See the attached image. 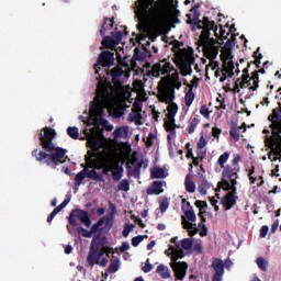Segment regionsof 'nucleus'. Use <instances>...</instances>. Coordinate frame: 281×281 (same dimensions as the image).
<instances>
[{"label":"nucleus","mask_w":281,"mask_h":281,"mask_svg":"<svg viewBox=\"0 0 281 281\" xmlns=\"http://www.w3.org/2000/svg\"><path fill=\"white\" fill-rule=\"evenodd\" d=\"M181 247H182V249H186L187 251H189V249H192V239L191 238L182 239Z\"/></svg>","instance_id":"obj_56"},{"label":"nucleus","mask_w":281,"mask_h":281,"mask_svg":"<svg viewBox=\"0 0 281 281\" xmlns=\"http://www.w3.org/2000/svg\"><path fill=\"white\" fill-rule=\"evenodd\" d=\"M122 177H124V167L114 162L112 179L113 181H121Z\"/></svg>","instance_id":"obj_23"},{"label":"nucleus","mask_w":281,"mask_h":281,"mask_svg":"<svg viewBox=\"0 0 281 281\" xmlns=\"http://www.w3.org/2000/svg\"><path fill=\"white\" fill-rule=\"evenodd\" d=\"M181 47H183V42L173 41L172 52L176 54V60L177 54H179V52H184L186 54H188V50L186 48L181 49Z\"/></svg>","instance_id":"obj_42"},{"label":"nucleus","mask_w":281,"mask_h":281,"mask_svg":"<svg viewBox=\"0 0 281 281\" xmlns=\"http://www.w3.org/2000/svg\"><path fill=\"white\" fill-rule=\"evenodd\" d=\"M235 85L236 87H238V89H245L246 87H251V82L249 79H247V77H241V78H238L236 81H235Z\"/></svg>","instance_id":"obj_38"},{"label":"nucleus","mask_w":281,"mask_h":281,"mask_svg":"<svg viewBox=\"0 0 281 281\" xmlns=\"http://www.w3.org/2000/svg\"><path fill=\"white\" fill-rule=\"evenodd\" d=\"M237 188L232 187L229 191L221 199V203L225 210V212L232 210L234 205H236V201H238V196H236Z\"/></svg>","instance_id":"obj_13"},{"label":"nucleus","mask_w":281,"mask_h":281,"mask_svg":"<svg viewBox=\"0 0 281 281\" xmlns=\"http://www.w3.org/2000/svg\"><path fill=\"white\" fill-rule=\"evenodd\" d=\"M113 217L111 216H103L101 217L97 223H94L90 229L91 234H98V232L100 231V227H102V225H104V223H106V225H109L110 221H112Z\"/></svg>","instance_id":"obj_20"},{"label":"nucleus","mask_w":281,"mask_h":281,"mask_svg":"<svg viewBox=\"0 0 281 281\" xmlns=\"http://www.w3.org/2000/svg\"><path fill=\"white\" fill-rule=\"evenodd\" d=\"M112 41L114 42V45H120L122 43V36H124V33L122 31H116L111 33Z\"/></svg>","instance_id":"obj_46"},{"label":"nucleus","mask_w":281,"mask_h":281,"mask_svg":"<svg viewBox=\"0 0 281 281\" xmlns=\"http://www.w3.org/2000/svg\"><path fill=\"white\" fill-rule=\"evenodd\" d=\"M211 267L215 271L212 281H222L225 276V262L220 258H214Z\"/></svg>","instance_id":"obj_14"},{"label":"nucleus","mask_w":281,"mask_h":281,"mask_svg":"<svg viewBox=\"0 0 281 281\" xmlns=\"http://www.w3.org/2000/svg\"><path fill=\"white\" fill-rule=\"evenodd\" d=\"M115 65V53L111 50H103L99 55L97 64L94 65V71L98 74V86H97V95L94 97V101L90 104V113L94 117H102V113H104L103 109H106L113 104V100H115V89L113 85L106 79V77L100 75V67H113Z\"/></svg>","instance_id":"obj_1"},{"label":"nucleus","mask_w":281,"mask_h":281,"mask_svg":"<svg viewBox=\"0 0 281 281\" xmlns=\"http://www.w3.org/2000/svg\"><path fill=\"white\" fill-rule=\"evenodd\" d=\"M67 135H69L71 139H78L80 137V132L78 131V127H68Z\"/></svg>","instance_id":"obj_49"},{"label":"nucleus","mask_w":281,"mask_h":281,"mask_svg":"<svg viewBox=\"0 0 281 281\" xmlns=\"http://www.w3.org/2000/svg\"><path fill=\"white\" fill-rule=\"evenodd\" d=\"M234 45H236V35L235 34H233L231 36V38L226 41V43L224 45L225 52H232V47H234Z\"/></svg>","instance_id":"obj_45"},{"label":"nucleus","mask_w":281,"mask_h":281,"mask_svg":"<svg viewBox=\"0 0 281 281\" xmlns=\"http://www.w3.org/2000/svg\"><path fill=\"white\" fill-rule=\"evenodd\" d=\"M128 135V127L121 126L113 132V136L117 138L126 137Z\"/></svg>","instance_id":"obj_39"},{"label":"nucleus","mask_w":281,"mask_h":281,"mask_svg":"<svg viewBox=\"0 0 281 281\" xmlns=\"http://www.w3.org/2000/svg\"><path fill=\"white\" fill-rule=\"evenodd\" d=\"M257 267H259V269L261 271H267V260H265V258H262V257H258L257 258Z\"/></svg>","instance_id":"obj_57"},{"label":"nucleus","mask_w":281,"mask_h":281,"mask_svg":"<svg viewBox=\"0 0 281 281\" xmlns=\"http://www.w3.org/2000/svg\"><path fill=\"white\" fill-rule=\"evenodd\" d=\"M114 23H115V20L113 18L112 19L104 18V22L100 30V36H105L106 30H113Z\"/></svg>","instance_id":"obj_25"},{"label":"nucleus","mask_w":281,"mask_h":281,"mask_svg":"<svg viewBox=\"0 0 281 281\" xmlns=\"http://www.w3.org/2000/svg\"><path fill=\"white\" fill-rule=\"evenodd\" d=\"M268 122H271L269 128H271L272 137H269L270 145L273 146L276 137H281V114L280 110H272V113L268 116Z\"/></svg>","instance_id":"obj_9"},{"label":"nucleus","mask_w":281,"mask_h":281,"mask_svg":"<svg viewBox=\"0 0 281 281\" xmlns=\"http://www.w3.org/2000/svg\"><path fill=\"white\" fill-rule=\"evenodd\" d=\"M195 206L199 207V210H200L198 216L201 218V222L199 223L198 227H201V229H203V225H205V222L207 221V218H205V215H204L205 210H207V202L196 200Z\"/></svg>","instance_id":"obj_17"},{"label":"nucleus","mask_w":281,"mask_h":281,"mask_svg":"<svg viewBox=\"0 0 281 281\" xmlns=\"http://www.w3.org/2000/svg\"><path fill=\"white\" fill-rule=\"evenodd\" d=\"M170 251H172V256H171V262L175 263L177 262V260H179V258H183V256H186L183 254V249H181V247H179V244H176V246H170Z\"/></svg>","instance_id":"obj_21"},{"label":"nucleus","mask_w":281,"mask_h":281,"mask_svg":"<svg viewBox=\"0 0 281 281\" xmlns=\"http://www.w3.org/2000/svg\"><path fill=\"white\" fill-rule=\"evenodd\" d=\"M199 124H201V120H199V115L190 119L189 126L187 127L189 135H192V133L196 131V126H199Z\"/></svg>","instance_id":"obj_34"},{"label":"nucleus","mask_w":281,"mask_h":281,"mask_svg":"<svg viewBox=\"0 0 281 281\" xmlns=\"http://www.w3.org/2000/svg\"><path fill=\"white\" fill-rule=\"evenodd\" d=\"M156 273H158L162 280H168V278H170V269L165 265H159L156 269Z\"/></svg>","instance_id":"obj_31"},{"label":"nucleus","mask_w":281,"mask_h":281,"mask_svg":"<svg viewBox=\"0 0 281 281\" xmlns=\"http://www.w3.org/2000/svg\"><path fill=\"white\" fill-rule=\"evenodd\" d=\"M183 229H188L189 232V236H196V234H199V227L196 226V224H192L191 222H183Z\"/></svg>","instance_id":"obj_32"},{"label":"nucleus","mask_w":281,"mask_h":281,"mask_svg":"<svg viewBox=\"0 0 281 281\" xmlns=\"http://www.w3.org/2000/svg\"><path fill=\"white\" fill-rule=\"evenodd\" d=\"M133 59L134 60H145L146 56H144V53L142 50H139V48H135Z\"/></svg>","instance_id":"obj_58"},{"label":"nucleus","mask_w":281,"mask_h":281,"mask_svg":"<svg viewBox=\"0 0 281 281\" xmlns=\"http://www.w3.org/2000/svg\"><path fill=\"white\" fill-rule=\"evenodd\" d=\"M178 3H179L178 1H176V4H175V2L173 3H169L170 5L173 7V10L171 11V18H179V16H181V11H179L177 9V4Z\"/></svg>","instance_id":"obj_62"},{"label":"nucleus","mask_w":281,"mask_h":281,"mask_svg":"<svg viewBox=\"0 0 281 281\" xmlns=\"http://www.w3.org/2000/svg\"><path fill=\"white\" fill-rule=\"evenodd\" d=\"M179 111V105L175 102H171L167 105V119L168 120H175V116L177 115Z\"/></svg>","instance_id":"obj_27"},{"label":"nucleus","mask_w":281,"mask_h":281,"mask_svg":"<svg viewBox=\"0 0 281 281\" xmlns=\"http://www.w3.org/2000/svg\"><path fill=\"white\" fill-rule=\"evenodd\" d=\"M227 78H234V71H229V68H225V66L222 69V77L220 78L221 82H225Z\"/></svg>","instance_id":"obj_43"},{"label":"nucleus","mask_w":281,"mask_h":281,"mask_svg":"<svg viewBox=\"0 0 281 281\" xmlns=\"http://www.w3.org/2000/svg\"><path fill=\"white\" fill-rule=\"evenodd\" d=\"M240 131H243V126L232 125L229 130V137L234 142H240Z\"/></svg>","instance_id":"obj_29"},{"label":"nucleus","mask_w":281,"mask_h":281,"mask_svg":"<svg viewBox=\"0 0 281 281\" xmlns=\"http://www.w3.org/2000/svg\"><path fill=\"white\" fill-rule=\"evenodd\" d=\"M175 69V66L168 59H162L155 64L150 69V75L153 78H159V76H168L170 71Z\"/></svg>","instance_id":"obj_11"},{"label":"nucleus","mask_w":281,"mask_h":281,"mask_svg":"<svg viewBox=\"0 0 281 281\" xmlns=\"http://www.w3.org/2000/svg\"><path fill=\"white\" fill-rule=\"evenodd\" d=\"M175 0H137L134 5L135 14L143 25H153L154 30H161L168 23V4Z\"/></svg>","instance_id":"obj_3"},{"label":"nucleus","mask_w":281,"mask_h":281,"mask_svg":"<svg viewBox=\"0 0 281 281\" xmlns=\"http://www.w3.org/2000/svg\"><path fill=\"white\" fill-rule=\"evenodd\" d=\"M177 124H175V119L173 120H168V117L165 119V131L167 133H170L171 135H177Z\"/></svg>","instance_id":"obj_33"},{"label":"nucleus","mask_w":281,"mask_h":281,"mask_svg":"<svg viewBox=\"0 0 281 281\" xmlns=\"http://www.w3.org/2000/svg\"><path fill=\"white\" fill-rule=\"evenodd\" d=\"M151 269H153V265L150 263V259H147L145 267H143V271L144 273H150Z\"/></svg>","instance_id":"obj_64"},{"label":"nucleus","mask_w":281,"mask_h":281,"mask_svg":"<svg viewBox=\"0 0 281 281\" xmlns=\"http://www.w3.org/2000/svg\"><path fill=\"white\" fill-rule=\"evenodd\" d=\"M115 166V159L111 154L103 156L99 162V167H95L97 170H102L101 175H109V172H113V168Z\"/></svg>","instance_id":"obj_12"},{"label":"nucleus","mask_w":281,"mask_h":281,"mask_svg":"<svg viewBox=\"0 0 281 281\" xmlns=\"http://www.w3.org/2000/svg\"><path fill=\"white\" fill-rule=\"evenodd\" d=\"M258 52H260V47H258L257 50L254 53V65H256L257 69H260V60H262V54L258 55Z\"/></svg>","instance_id":"obj_52"},{"label":"nucleus","mask_w":281,"mask_h":281,"mask_svg":"<svg viewBox=\"0 0 281 281\" xmlns=\"http://www.w3.org/2000/svg\"><path fill=\"white\" fill-rule=\"evenodd\" d=\"M128 122H136L137 124H142L139 120H142V113L139 112H132L127 116Z\"/></svg>","instance_id":"obj_48"},{"label":"nucleus","mask_w":281,"mask_h":281,"mask_svg":"<svg viewBox=\"0 0 281 281\" xmlns=\"http://www.w3.org/2000/svg\"><path fill=\"white\" fill-rule=\"evenodd\" d=\"M169 206H170V202H168V199L162 200L159 203V209H160L161 214H164V212H166V210H168Z\"/></svg>","instance_id":"obj_61"},{"label":"nucleus","mask_w":281,"mask_h":281,"mask_svg":"<svg viewBox=\"0 0 281 281\" xmlns=\"http://www.w3.org/2000/svg\"><path fill=\"white\" fill-rule=\"evenodd\" d=\"M184 85L189 87V91L184 95V104L186 106H192V102H194L195 94L192 91V86H190V83H188L187 80H184Z\"/></svg>","instance_id":"obj_24"},{"label":"nucleus","mask_w":281,"mask_h":281,"mask_svg":"<svg viewBox=\"0 0 281 281\" xmlns=\"http://www.w3.org/2000/svg\"><path fill=\"white\" fill-rule=\"evenodd\" d=\"M101 45L104 47V49H111V47L115 45V42H113V37L103 35Z\"/></svg>","instance_id":"obj_41"},{"label":"nucleus","mask_w":281,"mask_h":281,"mask_svg":"<svg viewBox=\"0 0 281 281\" xmlns=\"http://www.w3.org/2000/svg\"><path fill=\"white\" fill-rule=\"evenodd\" d=\"M175 101V89H170L169 91L165 92L162 95V100L160 102H165L166 104H172Z\"/></svg>","instance_id":"obj_37"},{"label":"nucleus","mask_w":281,"mask_h":281,"mask_svg":"<svg viewBox=\"0 0 281 281\" xmlns=\"http://www.w3.org/2000/svg\"><path fill=\"white\" fill-rule=\"evenodd\" d=\"M151 179H166V170L161 167H154L150 170Z\"/></svg>","instance_id":"obj_28"},{"label":"nucleus","mask_w":281,"mask_h":281,"mask_svg":"<svg viewBox=\"0 0 281 281\" xmlns=\"http://www.w3.org/2000/svg\"><path fill=\"white\" fill-rule=\"evenodd\" d=\"M211 113H212V111H210V109L207 108L206 104L201 105L200 114L203 115V117H205L206 120H210Z\"/></svg>","instance_id":"obj_53"},{"label":"nucleus","mask_w":281,"mask_h":281,"mask_svg":"<svg viewBox=\"0 0 281 281\" xmlns=\"http://www.w3.org/2000/svg\"><path fill=\"white\" fill-rule=\"evenodd\" d=\"M93 157H95V153L93 151H88V155L85 156L87 168L95 169L97 167H100V165L95 164Z\"/></svg>","instance_id":"obj_30"},{"label":"nucleus","mask_w":281,"mask_h":281,"mask_svg":"<svg viewBox=\"0 0 281 281\" xmlns=\"http://www.w3.org/2000/svg\"><path fill=\"white\" fill-rule=\"evenodd\" d=\"M205 146H207V140L205 139V136H201L200 140L196 145V148H198V150H203V149H205Z\"/></svg>","instance_id":"obj_60"},{"label":"nucleus","mask_w":281,"mask_h":281,"mask_svg":"<svg viewBox=\"0 0 281 281\" xmlns=\"http://www.w3.org/2000/svg\"><path fill=\"white\" fill-rule=\"evenodd\" d=\"M228 159H229V151H225L217 159L218 166H221L222 168H225V164H227Z\"/></svg>","instance_id":"obj_47"},{"label":"nucleus","mask_w":281,"mask_h":281,"mask_svg":"<svg viewBox=\"0 0 281 281\" xmlns=\"http://www.w3.org/2000/svg\"><path fill=\"white\" fill-rule=\"evenodd\" d=\"M142 172V164H138L134 168L127 165V175L128 177H135V179H139V175Z\"/></svg>","instance_id":"obj_36"},{"label":"nucleus","mask_w":281,"mask_h":281,"mask_svg":"<svg viewBox=\"0 0 281 281\" xmlns=\"http://www.w3.org/2000/svg\"><path fill=\"white\" fill-rule=\"evenodd\" d=\"M177 63L179 65L181 76H192V65H194V57L186 54V50L177 53Z\"/></svg>","instance_id":"obj_7"},{"label":"nucleus","mask_w":281,"mask_h":281,"mask_svg":"<svg viewBox=\"0 0 281 281\" xmlns=\"http://www.w3.org/2000/svg\"><path fill=\"white\" fill-rule=\"evenodd\" d=\"M85 179H87V169L81 170L75 177V181L78 186H82V181H85Z\"/></svg>","instance_id":"obj_44"},{"label":"nucleus","mask_w":281,"mask_h":281,"mask_svg":"<svg viewBox=\"0 0 281 281\" xmlns=\"http://www.w3.org/2000/svg\"><path fill=\"white\" fill-rule=\"evenodd\" d=\"M144 240V236L143 235H138L136 237L132 238V246L133 247H139V243H142Z\"/></svg>","instance_id":"obj_63"},{"label":"nucleus","mask_w":281,"mask_h":281,"mask_svg":"<svg viewBox=\"0 0 281 281\" xmlns=\"http://www.w3.org/2000/svg\"><path fill=\"white\" fill-rule=\"evenodd\" d=\"M120 271V257L112 256L108 273H117Z\"/></svg>","instance_id":"obj_26"},{"label":"nucleus","mask_w":281,"mask_h":281,"mask_svg":"<svg viewBox=\"0 0 281 281\" xmlns=\"http://www.w3.org/2000/svg\"><path fill=\"white\" fill-rule=\"evenodd\" d=\"M78 234H81V236H83V238H91L92 233L91 231H88L87 228L80 226L79 228H77Z\"/></svg>","instance_id":"obj_55"},{"label":"nucleus","mask_w":281,"mask_h":281,"mask_svg":"<svg viewBox=\"0 0 281 281\" xmlns=\"http://www.w3.org/2000/svg\"><path fill=\"white\" fill-rule=\"evenodd\" d=\"M198 30H202L200 35V43L201 45L206 46L210 42V32H214V35L218 41H227L229 36V32L225 31V26L220 25V34H218V26L216 25V22L210 21V18L204 16L202 21L198 22Z\"/></svg>","instance_id":"obj_5"},{"label":"nucleus","mask_w":281,"mask_h":281,"mask_svg":"<svg viewBox=\"0 0 281 281\" xmlns=\"http://www.w3.org/2000/svg\"><path fill=\"white\" fill-rule=\"evenodd\" d=\"M69 201H71V198H66L63 203H60L58 206H56L53 212L48 215L47 217V223H52V221H54V218H56V214H60V212H63V210H65V207H67V205H69Z\"/></svg>","instance_id":"obj_18"},{"label":"nucleus","mask_w":281,"mask_h":281,"mask_svg":"<svg viewBox=\"0 0 281 281\" xmlns=\"http://www.w3.org/2000/svg\"><path fill=\"white\" fill-rule=\"evenodd\" d=\"M106 76H111L113 85L120 86L122 85V81H120V78L124 76V69L121 68V66H115L111 70L105 69Z\"/></svg>","instance_id":"obj_15"},{"label":"nucleus","mask_w":281,"mask_h":281,"mask_svg":"<svg viewBox=\"0 0 281 281\" xmlns=\"http://www.w3.org/2000/svg\"><path fill=\"white\" fill-rule=\"evenodd\" d=\"M238 172H240V167L235 166L232 167L227 165L224 167L222 171V181L217 183L216 192H221V190H224L225 192H229V189L236 188L238 186Z\"/></svg>","instance_id":"obj_6"},{"label":"nucleus","mask_w":281,"mask_h":281,"mask_svg":"<svg viewBox=\"0 0 281 281\" xmlns=\"http://www.w3.org/2000/svg\"><path fill=\"white\" fill-rule=\"evenodd\" d=\"M110 115H112V117H122V115H124V110H122V108H111L110 109Z\"/></svg>","instance_id":"obj_50"},{"label":"nucleus","mask_w":281,"mask_h":281,"mask_svg":"<svg viewBox=\"0 0 281 281\" xmlns=\"http://www.w3.org/2000/svg\"><path fill=\"white\" fill-rule=\"evenodd\" d=\"M206 53L209 54L210 58L214 59L218 56V46L214 44H210L206 46Z\"/></svg>","instance_id":"obj_40"},{"label":"nucleus","mask_w":281,"mask_h":281,"mask_svg":"<svg viewBox=\"0 0 281 281\" xmlns=\"http://www.w3.org/2000/svg\"><path fill=\"white\" fill-rule=\"evenodd\" d=\"M207 188H210V184L207 183V181H203L199 186L198 190H199L200 194H207Z\"/></svg>","instance_id":"obj_59"},{"label":"nucleus","mask_w":281,"mask_h":281,"mask_svg":"<svg viewBox=\"0 0 281 281\" xmlns=\"http://www.w3.org/2000/svg\"><path fill=\"white\" fill-rule=\"evenodd\" d=\"M119 190H122L123 192H128L131 190V182L128 180L124 179L117 184Z\"/></svg>","instance_id":"obj_51"},{"label":"nucleus","mask_w":281,"mask_h":281,"mask_svg":"<svg viewBox=\"0 0 281 281\" xmlns=\"http://www.w3.org/2000/svg\"><path fill=\"white\" fill-rule=\"evenodd\" d=\"M44 133H40V146L43 150L34 149L31 155L34 157L35 161L40 164H45L50 168H56L63 164L69 161V156L67 155V149L63 147H56L54 139H56V130L52 127H44Z\"/></svg>","instance_id":"obj_2"},{"label":"nucleus","mask_w":281,"mask_h":281,"mask_svg":"<svg viewBox=\"0 0 281 281\" xmlns=\"http://www.w3.org/2000/svg\"><path fill=\"white\" fill-rule=\"evenodd\" d=\"M269 137H273V134L271 136H265L266 147L270 148L268 159H270V161H278V157H281V136H276L273 146H271V139Z\"/></svg>","instance_id":"obj_10"},{"label":"nucleus","mask_w":281,"mask_h":281,"mask_svg":"<svg viewBox=\"0 0 281 281\" xmlns=\"http://www.w3.org/2000/svg\"><path fill=\"white\" fill-rule=\"evenodd\" d=\"M164 182L161 181H154V183L151 184V187H149L146 192L149 195L153 194H161L164 192Z\"/></svg>","instance_id":"obj_19"},{"label":"nucleus","mask_w":281,"mask_h":281,"mask_svg":"<svg viewBox=\"0 0 281 281\" xmlns=\"http://www.w3.org/2000/svg\"><path fill=\"white\" fill-rule=\"evenodd\" d=\"M184 216L187 220H189L191 223L196 222V214L194 213L193 210H189L184 212Z\"/></svg>","instance_id":"obj_54"},{"label":"nucleus","mask_w":281,"mask_h":281,"mask_svg":"<svg viewBox=\"0 0 281 281\" xmlns=\"http://www.w3.org/2000/svg\"><path fill=\"white\" fill-rule=\"evenodd\" d=\"M171 268L173 269L175 276L178 280H183V278H186V273L188 271V263L187 262L171 263Z\"/></svg>","instance_id":"obj_16"},{"label":"nucleus","mask_w":281,"mask_h":281,"mask_svg":"<svg viewBox=\"0 0 281 281\" xmlns=\"http://www.w3.org/2000/svg\"><path fill=\"white\" fill-rule=\"evenodd\" d=\"M184 186L187 192H190L191 194L193 192H196V184L194 183V181H192V177L190 175L186 176Z\"/></svg>","instance_id":"obj_35"},{"label":"nucleus","mask_w":281,"mask_h":281,"mask_svg":"<svg viewBox=\"0 0 281 281\" xmlns=\"http://www.w3.org/2000/svg\"><path fill=\"white\" fill-rule=\"evenodd\" d=\"M78 221L86 227H91V216L89 215V211L74 209L68 216V223L72 227H78Z\"/></svg>","instance_id":"obj_8"},{"label":"nucleus","mask_w":281,"mask_h":281,"mask_svg":"<svg viewBox=\"0 0 281 281\" xmlns=\"http://www.w3.org/2000/svg\"><path fill=\"white\" fill-rule=\"evenodd\" d=\"M86 169V175L88 179H92L93 181H99L101 183H104V176H102V173H99L98 171H95V169L89 170L88 168Z\"/></svg>","instance_id":"obj_22"},{"label":"nucleus","mask_w":281,"mask_h":281,"mask_svg":"<svg viewBox=\"0 0 281 281\" xmlns=\"http://www.w3.org/2000/svg\"><path fill=\"white\" fill-rule=\"evenodd\" d=\"M106 245V236H103L100 238V236L93 237L90 250L87 256V262L89 267H95V265H99L100 267H106L109 265V259L112 256H115V250L113 247L104 246ZM106 256V258H102L103 256Z\"/></svg>","instance_id":"obj_4"}]
</instances>
